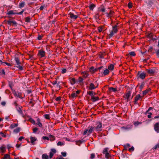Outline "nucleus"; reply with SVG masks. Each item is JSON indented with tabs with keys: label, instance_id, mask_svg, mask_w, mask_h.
I'll list each match as a JSON object with an SVG mask.
<instances>
[{
	"label": "nucleus",
	"instance_id": "10",
	"mask_svg": "<svg viewBox=\"0 0 159 159\" xmlns=\"http://www.w3.org/2000/svg\"><path fill=\"white\" fill-rule=\"evenodd\" d=\"M68 16L70 17L71 19L75 20L78 17V16L76 15H75L74 14L70 12V13L68 15Z\"/></svg>",
	"mask_w": 159,
	"mask_h": 159
},
{
	"label": "nucleus",
	"instance_id": "58",
	"mask_svg": "<svg viewBox=\"0 0 159 159\" xmlns=\"http://www.w3.org/2000/svg\"><path fill=\"white\" fill-rule=\"evenodd\" d=\"M12 147L11 146L10 144H8L7 145V148L8 149L9 151H10V148Z\"/></svg>",
	"mask_w": 159,
	"mask_h": 159
},
{
	"label": "nucleus",
	"instance_id": "48",
	"mask_svg": "<svg viewBox=\"0 0 159 159\" xmlns=\"http://www.w3.org/2000/svg\"><path fill=\"white\" fill-rule=\"evenodd\" d=\"M71 96L72 98H74L77 96V94H76L75 93H72L71 94Z\"/></svg>",
	"mask_w": 159,
	"mask_h": 159
},
{
	"label": "nucleus",
	"instance_id": "7",
	"mask_svg": "<svg viewBox=\"0 0 159 159\" xmlns=\"http://www.w3.org/2000/svg\"><path fill=\"white\" fill-rule=\"evenodd\" d=\"M88 128V136H89V135L92 134L95 128L94 127H93L92 126H89Z\"/></svg>",
	"mask_w": 159,
	"mask_h": 159
},
{
	"label": "nucleus",
	"instance_id": "20",
	"mask_svg": "<svg viewBox=\"0 0 159 159\" xmlns=\"http://www.w3.org/2000/svg\"><path fill=\"white\" fill-rule=\"evenodd\" d=\"M89 70L91 72L94 73L97 70V69H95L94 67L92 66L89 68Z\"/></svg>",
	"mask_w": 159,
	"mask_h": 159
},
{
	"label": "nucleus",
	"instance_id": "19",
	"mask_svg": "<svg viewBox=\"0 0 159 159\" xmlns=\"http://www.w3.org/2000/svg\"><path fill=\"white\" fill-rule=\"evenodd\" d=\"M16 108L20 114H23V112L22 111L21 108L20 107H16Z\"/></svg>",
	"mask_w": 159,
	"mask_h": 159
},
{
	"label": "nucleus",
	"instance_id": "60",
	"mask_svg": "<svg viewBox=\"0 0 159 159\" xmlns=\"http://www.w3.org/2000/svg\"><path fill=\"white\" fill-rule=\"evenodd\" d=\"M66 69H63L62 70H61V73L62 74H64L65 73H66Z\"/></svg>",
	"mask_w": 159,
	"mask_h": 159
},
{
	"label": "nucleus",
	"instance_id": "29",
	"mask_svg": "<svg viewBox=\"0 0 159 159\" xmlns=\"http://www.w3.org/2000/svg\"><path fill=\"white\" fill-rule=\"evenodd\" d=\"M142 96L140 94L137 95L134 98V100L138 101L141 98Z\"/></svg>",
	"mask_w": 159,
	"mask_h": 159
},
{
	"label": "nucleus",
	"instance_id": "8",
	"mask_svg": "<svg viewBox=\"0 0 159 159\" xmlns=\"http://www.w3.org/2000/svg\"><path fill=\"white\" fill-rule=\"evenodd\" d=\"M145 2L147 4L149 7H151L153 5V1L152 0H146Z\"/></svg>",
	"mask_w": 159,
	"mask_h": 159
},
{
	"label": "nucleus",
	"instance_id": "62",
	"mask_svg": "<svg viewBox=\"0 0 159 159\" xmlns=\"http://www.w3.org/2000/svg\"><path fill=\"white\" fill-rule=\"evenodd\" d=\"M51 83L53 85H55L57 84V81L56 80L54 81L53 82H51Z\"/></svg>",
	"mask_w": 159,
	"mask_h": 159
},
{
	"label": "nucleus",
	"instance_id": "45",
	"mask_svg": "<svg viewBox=\"0 0 159 159\" xmlns=\"http://www.w3.org/2000/svg\"><path fill=\"white\" fill-rule=\"evenodd\" d=\"M57 146H62L64 145V143H62L61 141H59L57 144Z\"/></svg>",
	"mask_w": 159,
	"mask_h": 159
},
{
	"label": "nucleus",
	"instance_id": "34",
	"mask_svg": "<svg viewBox=\"0 0 159 159\" xmlns=\"http://www.w3.org/2000/svg\"><path fill=\"white\" fill-rule=\"evenodd\" d=\"M87 93L91 96V97L93 96V93H94L92 91H89L87 92Z\"/></svg>",
	"mask_w": 159,
	"mask_h": 159
},
{
	"label": "nucleus",
	"instance_id": "37",
	"mask_svg": "<svg viewBox=\"0 0 159 159\" xmlns=\"http://www.w3.org/2000/svg\"><path fill=\"white\" fill-rule=\"evenodd\" d=\"M144 84L145 83L144 82H143L141 83V85L139 87V89L141 90L143 88Z\"/></svg>",
	"mask_w": 159,
	"mask_h": 159
},
{
	"label": "nucleus",
	"instance_id": "27",
	"mask_svg": "<svg viewBox=\"0 0 159 159\" xmlns=\"http://www.w3.org/2000/svg\"><path fill=\"white\" fill-rule=\"evenodd\" d=\"M111 155L109 153H107L105 154V157L107 159H111Z\"/></svg>",
	"mask_w": 159,
	"mask_h": 159
},
{
	"label": "nucleus",
	"instance_id": "2",
	"mask_svg": "<svg viewBox=\"0 0 159 159\" xmlns=\"http://www.w3.org/2000/svg\"><path fill=\"white\" fill-rule=\"evenodd\" d=\"M96 126L94 128L97 131H101L102 130V124L100 122H98L96 124Z\"/></svg>",
	"mask_w": 159,
	"mask_h": 159
},
{
	"label": "nucleus",
	"instance_id": "43",
	"mask_svg": "<svg viewBox=\"0 0 159 159\" xmlns=\"http://www.w3.org/2000/svg\"><path fill=\"white\" fill-rule=\"evenodd\" d=\"M4 157L6 159H11L10 156L8 154H5Z\"/></svg>",
	"mask_w": 159,
	"mask_h": 159
},
{
	"label": "nucleus",
	"instance_id": "53",
	"mask_svg": "<svg viewBox=\"0 0 159 159\" xmlns=\"http://www.w3.org/2000/svg\"><path fill=\"white\" fill-rule=\"evenodd\" d=\"M114 33V32L113 31V30H112L109 34L110 36L111 37H112L113 36Z\"/></svg>",
	"mask_w": 159,
	"mask_h": 159
},
{
	"label": "nucleus",
	"instance_id": "33",
	"mask_svg": "<svg viewBox=\"0 0 159 159\" xmlns=\"http://www.w3.org/2000/svg\"><path fill=\"white\" fill-rule=\"evenodd\" d=\"M49 137L50 138V140L51 141H53L55 139V137L52 135H50Z\"/></svg>",
	"mask_w": 159,
	"mask_h": 159
},
{
	"label": "nucleus",
	"instance_id": "26",
	"mask_svg": "<svg viewBox=\"0 0 159 159\" xmlns=\"http://www.w3.org/2000/svg\"><path fill=\"white\" fill-rule=\"evenodd\" d=\"M95 6H96L94 4H92L89 5V7L90 10L93 11V10L94 8L95 7Z\"/></svg>",
	"mask_w": 159,
	"mask_h": 159
},
{
	"label": "nucleus",
	"instance_id": "44",
	"mask_svg": "<svg viewBox=\"0 0 159 159\" xmlns=\"http://www.w3.org/2000/svg\"><path fill=\"white\" fill-rule=\"evenodd\" d=\"M95 157V154L94 153H91L90 154V158L91 159H93Z\"/></svg>",
	"mask_w": 159,
	"mask_h": 159
},
{
	"label": "nucleus",
	"instance_id": "64",
	"mask_svg": "<svg viewBox=\"0 0 159 159\" xmlns=\"http://www.w3.org/2000/svg\"><path fill=\"white\" fill-rule=\"evenodd\" d=\"M156 54L157 56L159 57V49L156 50Z\"/></svg>",
	"mask_w": 159,
	"mask_h": 159
},
{
	"label": "nucleus",
	"instance_id": "32",
	"mask_svg": "<svg viewBox=\"0 0 159 159\" xmlns=\"http://www.w3.org/2000/svg\"><path fill=\"white\" fill-rule=\"evenodd\" d=\"M31 18L29 17H27L25 18V21L26 22L29 23L30 22Z\"/></svg>",
	"mask_w": 159,
	"mask_h": 159
},
{
	"label": "nucleus",
	"instance_id": "51",
	"mask_svg": "<svg viewBox=\"0 0 159 159\" xmlns=\"http://www.w3.org/2000/svg\"><path fill=\"white\" fill-rule=\"evenodd\" d=\"M30 121L32 123L33 125H35L36 124L34 120L32 119V118H31L30 119Z\"/></svg>",
	"mask_w": 159,
	"mask_h": 159
},
{
	"label": "nucleus",
	"instance_id": "38",
	"mask_svg": "<svg viewBox=\"0 0 159 159\" xmlns=\"http://www.w3.org/2000/svg\"><path fill=\"white\" fill-rule=\"evenodd\" d=\"M21 93H20L19 92H18L16 93L17 96H15L16 97H17L20 98H22L21 97Z\"/></svg>",
	"mask_w": 159,
	"mask_h": 159
},
{
	"label": "nucleus",
	"instance_id": "39",
	"mask_svg": "<svg viewBox=\"0 0 159 159\" xmlns=\"http://www.w3.org/2000/svg\"><path fill=\"white\" fill-rule=\"evenodd\" d=\"M129 55L130 56L134 57L135 56L136 54L134 52L132 51L129 52Z\"/></svg>",
	"mask_w": 159,
	"mask_h": 159
},
{
	"label": "nucleus",
	"instance_id": "4",
	"mask_svg": "<svg viewBox=\"0 0 159 159\" xmlns=\"http://www.w3.org/2000/svg\"><path fill=\"white\" fill-rule=\"evenodd\" d=\"M7 24L10 25H12L15 26H17V23L15 20H11V19H9L7 21Z\"/></svg>",
	"mask_w": 159,
	"mask_h": 159
},
{
	"label": "nucleus",
	"instance_id": "22",
	"mask_svg": "<svg viewBox=\"0 0 159 159\" xmlns=\"http://www.w3.org/2000/svg\"><path fill=\"white\" fill-rule=\"evenodd\" d=\"M109 90L110 91H113L114 92H116L117 91V89L116 88H114L112 87H109Z\"/></svg>",
	"mask_w": 159,
	"mask_h": 159
},
{
	"label": "nucleus",
	"instance_id": "3",
	"mask_svg": "<svg viewBox=\"0 0 159 159\" xmlns=\"http://www.w3.org/2000/svg\"><path fill=\"white\" fill-rule=\"evenodd\" d=\"M131 92L130 91H128L123 96L124 98H125V100H126V101L127 102L130 100L129 98L131 96Z\"/></svg>",
	"mask_w": 159,
	"mask_h": 159
},
{
	"label": "nucleus",
	"instance_id": "57",
	"mask_svg": "<svg viewBox=\"0 0 159 159\" xmlns=\"http://www.w3.org/2000/svg\"><path fill=\"white\" fill-rule=\"evenodd\" d=\"M56 85V88H59V89H60L61 87V84H57Z\"/></svg>",
	"mask_w": 159,
	"mask_h": 159
},
{
	"label": "nucleus",
	"instance_id": "47",
	"mask_svg": "<svg viewBox=\"0 0 159 159\" xmlns=\"http://www.w3.org/2000/svg\"><path fill=\"white\" fill-rule=\"evenodd\" d=\"M79 82L80 83H83V82L84 79L81 77H80L79 78Z\"/></svg>",
	"mask_w": 159,
	"mask_h": 159
},
{
	"label": "nucleus",
	"instance_id": "31",
	"mask_svg": "<svg viewBox=\"0 0 159 159\" xmlns=\"http://www.w3.org/2000/svg\"><path fill=\"white\" fill-rule=\"evenodd\" d=\"M151 89H148L143 91V96H144Z\"/></svg>",
	"mask_w": 159,
	"mask_h": 159
},
{
	"label": "nucleus",
	"instance_id": "13",
	"mask_svg": "<svg viewBox=\"0 0 159 159\" xmlns=\"http://www.w3.org/2000/svg\"><path fill=\"white\" fill-rule=\"evenodd\" d=\"M91 100L93 102H95L96 101H98L99 100V98L98 97L93 96L91 97Z\"/></svg>",
	"mask_w": 159,
	"mask_h": 159
},
{
	"label": "nucleus",
	"instance_id": "59",
	"mask_svg": "<svg viewBox=\"0 0 159 159\" xmlns=\"http://www.w3.org/2000/svg\"><path fill=\"white\" fill-rule=\"evenodd\" d=\"M99 32H101L102 30V27H99L98 28Z\"/></svg>",
	"mask_w": 159,
	"mask_h": 159
},
{
	"label": "nucleus",
	"instance_id": "6",
	"mask_svg": "<svg viewBox=\"0 0 159 159\" xmlns=\"http://www.w3.org/2000/svg\"><path fill=\"white\" fill-rule=\"evenodd\" d=\"M154 129L157 133H159V122L156 123L154 125Z\"/></svg>",
	"mask_w": 159,
	"mask_h": 159
},
{
	"label": "nucleus",
	"instance_id": "49",
	"mask_svg": "<svg viewBox=\"0 0 159 159\" xmlns=\"http://www.w3.org/2000/svg\"><path fill=\"white\" fill-rule=\"evenodd\" d=\"M5 75V72L4 70L2 69L0 71V75Z\"/></svg>",
	"mask_w": 159,
	"mask_h": 159
},
{
	"label": "nucleus",
	"instance_id": "18",
	"mask_svg": "<svg viewBox=\"0 0 159 159\" xmlns=\"http://www.w3.org/2000/svg\"><path fill=\"white\" fill-rule=\"evenodd\" d=\"M96 87H95L93 83H91L89 84V89L90 90H92L95 89Z\"/></svg>",
	"mask_w": 159,
	"mask_h": 159
},
{
	"label": "nucleus",
	"instance_id": "63",
	"mask_svg": "<svg viewBox=\"0 0 159 159\" xmlns=\"http://www.w3.org/2000/svg\"><path fill=\"white\" fill-rule=\"evenodd\" d=\"M100 10L103 12H104L105 11V9L103 6Z\"/></svg>",
	"mask_w": 159,
	"mask_h": 159
},
{
	"label": "nucleus",
	"instance_id": "35",
	"mask_svg": "<svg viewBox=\"0 0 159 159\" xmlns=\"http://www.w3.org/2000/svg\"><path fill=\"white\" fill-rule=\"evenodd\" d=\"M114 66L112 64H111L108 67V69L111 70H113L114 69Z\"/></svg>",
	"mask_w": 159,
	"mask_h": 159
},
{
	"label": "nucleus",
	"instance_id": "42",
	"mask_svg": "<svg viewBox=\"0 0 159 159\" xmlns=\"http://www.w3.org/2000/svg\"><path fill=\"white\" fill-rule=\"evenodd\" d=\"M16 67H17L20 70H23V68L22 66L20 65H17Z\"/></svg>",
	"mask_w": 159,
	"mask_h": 159
},
{
	"label": "nucleus",
	"instance_id": "21",
	"mask_svg": "<svg viewBox=\"0 0 159 159\" xmlns=\"http://www.w3.org/2000/svg\"><path fill=\"white\" fill-rule=\"evenodd\" d=\"M15 61L17 65H20L21 64V62H20L19 59L17 57H15Z\"/></svg>",
	"mask_w": 159,
	"mask_h": 159
},
{
	"label": "nucleus",
	"instance_id": "50",
	"mask_svg": "<svg viewBox=\"0 0 159 159\" xmlns=\"http://www.w3.org/2000/svg\"><path fill=\"white\" fill-rule=\"evenodd\" d=\"M128 6L129 8H131L132 7V3L130 2H129L128 4Z\"/></svg>",
	"mask_w": 159,
	"mask_h": 159
},
{
	"label": "nucleus",
	"instance_id": "5",
	"mask_svg": "<svg viewBox=\"0 0 159 159\" xmlns=\"http://www.w3.org/2000/svg\"><path fill=\"white\" fill-rule=\"evenodd\" d=\"M38 55L41 57H44L45 56V52L42 49L39 50L38 51Z\"/></svg>",
	"mask_w": 159,
	"mask_h": 159
},
{
	"label": "nucleus",
	"instance_id": "30",
	"mask_svg": "<svg viewBox=\"0 0 159 159\" xmlns=\"http://www.w3.org/2000/svg\"><path fill=\"white\" fill-rule=\"evenodd\" d=\"M42 158L45 159H48V156L46 154H43Z\"/></svg>",
	"mask_w": 159,
	"mask_h": 159
},
{
	"label": "nucleus",
	"instance_id": "36",
	"mask_svg": "<svg viewBox=\"0 0 159 159\" xmlns=\"http://www.w3.org/2000/svg\"><path fill=\"white\" fill-rule=\"evenodd\" d=\"M0 150L1 151L2 153H4L5 151V148L4 147H0Z\"/></svg>",
	"mask_w": 159,
	"mask_h": 159
},
{
	"label": "nucleus",
	"instance_id": "14",
	"mask_svg": "<svg viewBox=\"0 0 159 159\" xmlns=\"http://www.w3.org/2000/svg\"><path fill=\"white\" fill-rule=\"evenodd\" d=\"M15 11L10 10L8 11L7 14V15H12L16 14V12H14Z\"/></svg>",
	"mask_w": 159,
	"mask_h": 159
},
{
	"label": "nucleus",
	"instance_id": "11",
	"mask_svg": "<svg viewBox=\"0 0 159 159\" xmlns=\"http://www.w3.org/2000/svg\"><path fill=\"white\" fill-rule=\"evenodd\" d=\"M69 80L70 83L72 85L76 83V80L75 78H70Z\"/></svg>",
	"mask_w": 159,
	"mask_h": 159
},
{
	"label": "nucleus",
	"instance_id": "25",
	"mask_svg": "<svg viewBox=\"0 0 159 159\" xmlns=\"http://www.w3.org/2000/svg\"><path fill=\"white\" fill-rule=\"evenodd\" d=\"M20 127H17L13 130V132L15 133H17L20 131Z\"/></svg>",
	"mask_w": 159,
	"mask_h": 159
},
{
	"label": "nucleus",
	"instance_id": "40",
	"mask_svg": "<svg viewBox=\"0 0 159 159\" xmlns=\"http://www.w3.org/2000/svg\"><path fill=\"white\" fill-rule=\"evenodd\" d=\"M5 64L9 66H11V65L10 64L8 63L7 62H1V63H0V65H2L3 64Z\"/></svg>",
	"mask_w": 159,
	"mask_h": 159
},
{
	"label": "nucleus",
	"instance_id": "56",
	"mask_svg": "<svg viewBox=\"0 0 159 159\" xmlns=\"http://www.w3.org/2000/svg\"><path fill=\"white\" fill-rule=\"evenodd\" d=\"M42 139L43 140H49V138L47 136H43L42 137Z\"/></svg>",
	"mask_w": 159,
	"mask_h": 159
},
{
	"label": "nucleus",
	"instance_id": "46",
	"mask_svg": "<svg viewBox=\"0 0 159 159\" xmlns=\"http://www.w3.org/2000/svg\"><path fill=\"white\" fill-rule=\"evenodd\" d=\"M83 73L84 74V77L85 78H86L89 75V74L87 72H83Z\"/></svg>",
	"mask_w": 159,
	"mask_h": 159
},
{
	"label": "nucleus",
	"instance_id": "12",
	"mask_svg": "<svg viewBox=\"0 0 159 159\" xmlns=\"http://www.w3.org/2000/svg\"><path fill=\"white\" fill-rule=\"evenodd\" d=\"M30 139L31 140V143L33 145L35 144L34 142L37 140L36 138L32 136H31L30 137Z\"/></svg>",
	"mask_w": 159,
	"mask_h": 159
},
{
	"label": "nucleus",
	"instance_id": "54",
	"mask_svg": "<svg viewBox=\"0 0 159 159\" xmlns=\"http://www.w3.org/2000/svg\"><path fill=\"white\" fill-rule=\"evenodd\" d=\"M54 154L52 152H50L49 153V157L50 159H51L53 156Z\"/></svg>",
	"mask_w": 159,
	"mask_h": 159
},
{
	"label": "nucleus",
	"instance_id": "55",
	"mask_svg": "<svg viewBox=\"0 0 159 159\" xmlns=\"http://www.w3.org/2000/svg\"><path fill=\"white\" fill-rule=\"evenodd\" d=\"M88 129H85V130H84V133H83L85 135V134H87L88 135Z\"/></svg>",
	"mask_w": 159,
	"mask_h": 159
},
{
	"label": "nucleus",
	"instance_id": "52",
	"mask_svg": "<svg viewBox=\"0 0 159 159\" xmlns=\"http://www.w3.org/2000/svg\"><path fill=\"white\" fill-rule=\"evenodd\" d=\"M38 130V128L35 127L33 129V133H35Z\"/></svg>",
	"mask_w": 159,
	"mask_h": 159
},
{
	"label": "nucleus",
	"instance_id": "1",
	"mask_svg": "<svg viewBox=\"0 0 159 159\" xmlns=\"http://www.w3.org/2000/svg\"><path fill=\"white\" fill-rule=\"evenodd\" d=\"M146 76V73L143 72L139 71L137 75V79L138 80L139 78L142 80L144 79Z\"/></svg>",
	"mask_w": 159,
	"mask_h": 159
},
{
	"label": "nucleus",
	"instance_id": "61",
	"mask_svg": "<svg viewBox=\"0 0 159 159\" xmlns=\"http://www.w3.org/2000/svg\"><path fill=\"white\" fill-rule=\"evenodd\" d=\"M61 154L62 156H63L64 157H65L66 156L67 153L66 152H61Z\"/></svg>",
	"mask_w": 159,
	"mask_h": 159
},
{
	"label": "nucleus",
	"instance_id": "24",
	"mask_svg": "<svg viewBox=\"0 0 159 159\" xmlns=\"http://www.w3.org/2000/svg\"><path fill=\"white\" fill-rule=\"evenodd\" d=\"M117 25H115L113 27L112 30L114 33H116L118 31V30L117 28Z\"/></svg>",
	"mask_w": 159,
	"mask_h": 159
},
{
	"label": "nucleus",
	"instance_id": "9",
	"mask_svg": "<svg viewBox=\"0 0 159 159\" xmlns=\"http://www.w3.org/2000/svg\"><path fill=\"white\" fill-rule=\"evenodd\" d=\"M146 71L148 74L152 75H153L154 74L156 73L155 70L154 69H146Z\"/></svg>",
	"mask_w": 159,
	"mask_h": 159
},
{
	"label": "nucleus",
	"instance_id": "23",
	"mask_svg": "<svg viewBox=\"0 0 159 159\" xmlns=\"http://www.w3.org/2000/svg\"><path fill=\"white\" fill-rule=\"evenodd\" d=\"M18 123L12 124L11 125L10 127L11 129H13L15 127H17L18 126Z\"/></svg>",
	"mask_w": 159,
	"mask_h": 159
},
{
	"label": "nucleus",
	"instance_id": "41",
	"mask_svg": "<svg viewBox=\"0 0 159 159\" xmlns=\"http://www.w3.org/2000/svg\"><path fill=\"white\" fill-rule=\"evenodd\" d=\"M44 118L47 119H49L50 118V115L49 114H46L43 115Z\"/></svg>",
	"mask_w": 159,
	"mask_h": 159
},
{
	"label": "nucleus",
	"instance_id": "28",
	"mask_svg": "<svg viewBox=\"0 0 159 159\" xmlns=\"http://www.w3.org/2000/svg\"><path fill=\"white\" fill-rule=\"evenodd\" d=\"M109 149V148H104L103 149V151L102 152V153L103 154H105L107 153H108V150Z\"/></svg>",
	"mask_w": 159,
	"mask_h": 159
},
{
	"label": "nucleus",
	"instance_id": "17",
	"mask_svg": "<svg viewBox=\"0 0 159 159\" xmlns=\"http://www.w3.org/2000/svg\"><path fill=\"white\" fill-rule=\"evenodd\" d=\"M36 124L38 125L40 127L42 128L43 127L42 124L40 122V120L39 118L37 119Z\"/></svg>",
	"mask_w": 159,
	"mask_h": 159
},
{
	"label": "nucleus",
	"instance_id": "16",
	"mask_svg": "<svg viewBox=\"0 0 159 159\" xmlns=\"http://www.w3.org/2000/svg\"><path fill=\"white\" fill-rule=\"evenodd\" d=\"M25 5V2L23 1H21L19 3L18 7L20 8H21L24 7Z\"/></svg>",
	"mask_w": 159,
	"mask_h": 159
},
{
	"label": "nucleus",
	"instance_id": "15",
	"mask_svg": "<svg viewBox=\"0 0 159 159\" xmlns=\"http://www.w3.org/2000/svg\"><path fill=\"white\" fill-rule=\"evenodd\" d=\"M109 72L110 71L109 70L107 69H106V70H104L103 73H102V71L101 72V74H102V75H108L109 74ZM102 76L103 75H102Z\"/></svg>",
	"mask_w": 159,
	"mask_h": 159
}]
</instances>
